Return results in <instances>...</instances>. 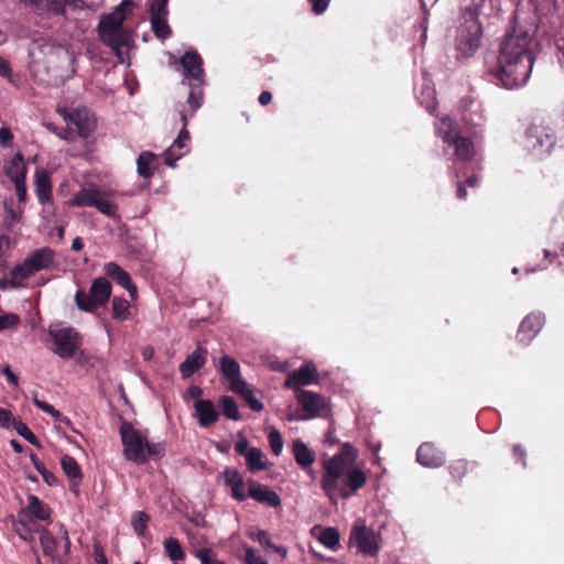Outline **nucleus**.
<instances>
[{
    "instance_id": "1",
    "label": "nucleus",
    "mask_w": 564,
    "mask_h": 564,
    "mask_svg": "<svg viewBox=\"0 0 564 564\" xmlns=\"http://www.w3.org/2000/svg\"><path fill=\"white\" fill-rule=\"evenodd\" d=\"M534 30L516 28L500 44L499 55L488 72L507 89L523 86L532 72L533 54L531 43Z\"/></svg>"
},
{
    "instance_id": "2",
    "label": "nucleus",
    "mask_w": 564,
    "mask_h": 564,
    "mask_svg": "<svg viewBox=\"0 0 564 564\" xmlns=\"http://www.w3.org/2000/svg\"><path fill=\"white\" fill-rule=\"evenodd\" d=\"M358 451L344 443L338 454L323 464L322 489L333 505L338 498L348 499L367 482L366 473L357 466Z\"/></svg>"
},
{
    "instance_id": "3",
    "label": "nucleus",
    "mask_w": 564,
    "mask_h": 564,
    "mask_svg": "<svg viewBox=\"0 0 564 564\" xmlns=\"http://www.w3.org/2000/svg\"><path fill=\"white\" fill-rule=\"evenodd\" d=\"M132 4L130 0H122L111 13L102 17L98 25L101 42L111 48L120 63H126L132 45V33L123 28Z\"/></svg>"
},
{
    "instance_id": "4",
    "label": "nucleus",
    "mask_w": 564,
    "mask_h": 564,
    "mask_svg": "<svg viewBox=\"0 0 564 564\" xmlns=\"http://www.w3.org/2000/svg\"><path fill=\"white\" fill-rule=\"evenodd\" d=\"M32 67L47 64L48 72L56 77H69L75 73V51L70 44L55 43L51 40H40L30 51Z\"/></svg>"
},
{
    "instance_id": "5",
    "label": "nucleus",
    "mask_w": 564,
    "mask_h": 564,
    "mask_svg": "<svg viewBox=\"0 0 564 564\" xmlns=\"http://www.w3.org/2000/svg\"><path fill=\"white\" fill-rule=\"evenodd\" d=\"M111 283L106 278L93 280L89 293L78 290L75 294V303L80 311L94 312L99 306H105L111 295Z\"/></svg>"
},
{
    "instance_id": "6",
    "label": "nucleus",
    "mask_w": 564,
    "mask_h": 564,
    "mask_svg": "<svg viewBox=\"0 0 564 564\" xmlns=\"http://www.w3.org/2000/svg\"><path fill=\"white\" fill-rule=\"evenodd\" d=\"M556 142L554 130L549 126L532 123L525 133V148L535 156L550 154Z\"/></svg>"
},
{
    "instance_id": "7",
    "label": "nucleus",
    "mask_w": 564,
    "mask_h": 564,
    "mask_svg": "<svg viewBox=\"0 0 564 564\" xmlns=\"http://www.w3.org/2000/svg\"><path fill=\"white\" fill-rule=\"evenodd\" d=\"M480 37V23L473 13H469L457 29L455 40L456 50L460 55L469 56L478 48Z\"/></svg>"
},
{
    "instance_id": "8",
    "label": "nucleus",
    "mask_w": 564,
    "mask_h": 564,
    "mask_svg": "<svg viewBox=\"0 0 564 564\" xmlns=\"http://www.w3.org/2000/svg\"><path fill=\"white\" fill-rule=\"evenodd\" d=\"M22 4L32 10L47 9L56 14H66L74 10H96L104 0H20Z\"/></svg>"
},
{
    "instance_id": "9",
    "label": "nucleus",
    "mask_w": 564,
    "mask_h": 564,
    "mask_svg": "<svg viewBox=\"0 0 564 564\" xmlns=\"http://www.w3.org/2000/svg\"><path fill=\"white\" fill-rule=\"evenodd\" d=\"M120 434L126 459L137 464H144L147 462L144 451L147 434L134 429L130 423H123L121 425Z\"/></svg>"
},
{
    "instance_id": "10",
    "label": "nucleus",
    "mask_w": 564,
    "mask_h": 564,
    "mask_svg": "<svg viewBox=\"0 0 564 564\" xmlns=\"http://www.w3.org/2000/svg\"><path fill=\"white\" fill-rule=\"evenodd\" d=\"M50 336L56 346L53 351L58 357L69 359L75 355L79 345V335L74 328L50 330Z\"/></svg>"
},
{
    "instance_id": "11",
    "label": "nucleus",
    "mask_w": 564,
    "mask_h": 564,
    "mask_svg": "<svg viewBox=\"0 0 564 564\" xmlns=\"http://www.w3.org/2000/svg\"><path fill=\"white\" fill-rule=\"evenodd\" d=\"M180 118L183 122V128L178 132L174 142L164 151V163L171 167L175 166V162L181 159L188 151L189 132L186 129L187 115L180 111Z\"/></svg>"
},
{
    "instance_id": "12",
    "label": "nucleus",
    "mask_w": 564,
    "mask_h": 564,
    "mask_svg": "<svg viewBox=\"0 0 564 564\" xmlns=\"http://www.w3.org/2000/svg\"><path fill=\"white\" fill-rule=\"evenodd\" d=\"M350 543L355 545L359 552L375 556L378 552L377 535L365 525L355 527L350 534Z\"/></svg>"
},
{
    "instance_id": "13",
    "label": "nucleus",
    "mask_w": 564,
    "mask_h": 564,
    "mask_svg": "<svg viewBox=\"0 0 564 564\" xmlns=\"http://www.w3.org/2000/svg\"><path fill=\"white\" fill-rule=\"evenodd\" d=\"M185 79L197 83V86L204 84L203 59L195 51L186 52L180 59Z\"/></svg>"
},
{
    "instance_id": "14",
    "label": "nucleus",
    "mask_w": 564,
    "mask_h": 564,
    "mask_svg": "<svg viewBox=\"0 0 564 564\" xmlns=\"http://www.w3.org/2000/svg\"><path fill=\"white\" fill-rule=\"evenodd\" d=\"M318 381V373L313 362H307L305 366L291 372L285 382L284 387L289 389L300 390L301 386H307Z\"/></svg>"
},
{
    "instance_id": "15",
    "label": "nucleus",
    "mask_w": 564,
    "mask_h": 564,
    "mask_svg": "<svg viewBox=\"0 0 564 564\" xmlns=\"http://www.w3.org/2000/svg\"><path fill=\"white\" fill-rule=\"evenodd\" d=\"M296 398L311 417L322 415L328 408L327 399L312 391L299 390Z\"/></svg>"
},
{
    "instance_id": "16",
    "label": "nucleus",
    "mask_w": 564,
    "mask_h": 564,
    "mask_svg": "<svg viewBox=\"0 0 564 564\" xmlns=\"http://www.w3.org/2000/svg\"><path fill=\"white\" fill-rule=\"evenodd\" d=\"M416 460L424 467L437 468L444 465L445 455L433 443H423L416 452Z\"/></svg>"
},
{
    "instance_id": "17",
    "label": "nucleus",
    "mask_w": 564,
    "mask_h": 564,
    "mask_svg": "<svg viewBox=\"0 0 564 564\" xmlns=\"http://www.w3.org/2000/svg\"><path fill=\"white\" fill-rule=\"evenodd\" d=\"M544 323V316L540 313L528 315L521 323L517 338L520 343L528 344L540 332Z\"/></svg>"
},
{
    "instance_id": "18",
    "label": "nucleus",
    "mask_w": 564,
    "mask_h": 564,
    "mask_svg": "<svg viewBox=\"0 0 564 564\" xmlns=\"http://www.w3.org/2000/svg\"><path fill=\"white\" fill-rule=\"evenodd\" d=\"M248 497L254 499L256 501L273 508H276L281 505L279 495L267 486L260 485L252 479L248 480Z\"/></svg>"
},
{
    "instance_id": "19",
    "label": "nucleus",
    "mask_w": 564,
    "mask_h": 564,
    "mask_svg": "<svg viewBox=\"0 0 564 564\" xmlns=\"http://www.w3.org/2000/svg\"><path fill=\"white\" fill-rule=\"evenodd\" d=\"M220 371L225 379L230 383V390H238L239 387H243L246 381L240 376L239 364L228 355L220 358Z\"/></svg>"
},
{
    "instance_id": "20",
    "label": "nucleus",
    "mask_w": 564,
    "mask_h": 564,
    "mask_svg": "<svg viewBox=\"0 0 564 564\" xmlns=\"http://www.w3.org/2000/svg\"><path fill=\"white\" fill-rule=\"evenodd\" d=\"M207 350L198 346L186 359L180 365V371L183 378H188L199 370L206 362Z\"/></svg>"
},
{
    "instance_id": "21",
    "label": "nucleus",
    "mask_w": 564,
    "mask_h": 564,
    "mask_svg": "<svg viewBox=\"0 0 564 564\" xmlns=\"http://www.w3.org/2000/svg\"><path fill=\"white\" fill-rule=\"evenodd\" d=\"M69 123L76 127L80 137H88L95 130V119L86 109L75 110L68 116Z\"/></svg>"
},
{
    "instance_id": "22",
    "label": "nucleus",
    "mask_w": 564,
    "mask_h": 564,
    "mask_svg": "<svg viewBox=\"0 0 564 564\" xmlns=\"http://www.w3.org/2000/svg\"><path fill=\"white\" fill-rule=\"evenodd\" d=\"M224 481L231 488L232 497L236 500L243 501L248 494L245 491V481L236 468H226L223 473Z\"/></svg>"
},
{
    "instance_id": "23",
    "label": "nucleus",
    "mask_w": 564,
    "mask_h": 564,
    "mask_svg": "<svg viewBox=\"0 0 564 564\" xmlns=\"http://www.w3.org/2000/svg\"><path fill=\"white\" fill-rule=\"evenodd\" d=\"M25 260L34 273H36L53 264L54 251L50 248H41L33 251Z\"/></svg>"
},
{
    "instance_id": "24",
    "label": "nucleus",
    "mask_w": 564,
    "mask_h": 564,
    "mask_svg": "<svg viewBox=\"0 0 564 564\" xmlns=\"http://www.w3.org/2000/svg\"><path fill=\"white\" fill-rule=\"evenodd\" d=\"M61 465H62L63 471L70 479V490L75 495H78L79 482L83 478L82 469H80L78 463L72 456L64 455L61 459Z\"/></svg>"
},
{
    "instance_id": "25",
    "label": "nucleus",
    "mask_w": 564,
    "mask_h": 564,
    "mask_svg": "<svg viewBox=\"0 0 564 564\" xmlns=\"http://www.w3.org/2000/svg\"><path fill=\"white\" fill-rule=\"evenodd\" d=\"M194 408L200 426L207 427L218 420V413L212 401L198 400Z\"/></svg>"
},
{
    "instance_id": "26",
    "label": "nucleus",
    "mask_w": 564,
    "mask_h": 564,
    "mask_svg": "<svg viewBox=\"0 0 564 564\" xmlns=\"http://www.w3.org/2000/svg\"><path fill=\"white\" fill-rule=\"evenodd\" d=\"M292 453L295 462L305 470L315 462V453L301 440L293 441Z\"/></svg>"
},
{
    "instance_id": "27",
    "label": "nucleus",
    "mask_w": 564,
    "mask_h": 564,
    "mask_svg": "<svg viewBox=\"0 0 564 564\" xmlns=\"http://www.w3.org/2000/svg\"><path fill=\"white\" fill-rule=\"evenodd\" d=\"M448 145L455 148V156L459 161H469L475 155V147L471 140L460 134H455Z\"/></svg>"
},
{
    "instance_id": "28",
    "label": "nucleus",
    "mask_w": 564,
    "mask_h": 564,
    "mask_svg": "<svg viewBox=\"0 0 564 564\" xmlns=\"http://www.w3.org/2000/svg\"><path fill=\"white\" fill-rule=\"evenodd\" d=\"M6 175L12 180L13 183L25 181L26 166L23 162L21 153L15 154L6 165Z\"/></svg>"
},
{
    "instance_id": "29",
    "label": "nucleus",
    "mask_w": 564,
    "mask_h": 564,
    "mask_svg": "<svg viewBox=\"0 0 564 564\" xmlns=\"http://www.w3.org/2000/svg\"><path fill=\"white\" fill-rule=\"evenodd\" d=\"M35 187L39 202L45 204L51 199V180L48 173L44 169H37L35 172Z\"/></svg>"
},
{
    "instance_id": "30",
    "label": "nucleus",
    "mask_w": 564,
    "mask_h": 564,
    "mask_svg": "<svg viewBox=\"0 0 564 564\" xmlns=\"http://www.w3.org/2000/svg\"><path fill=\"white\" fill-rule=\"evenodd\" d=\"M101 192L98 187L82 188L74 195L69 204L77 207H93Z\"/></svg>"
},
{
    "instance_id": "31",
    "label": "nucleus",
    "mask_w": 564,
    "mask_h": 564,
    "mask_svg": "<svg viewBox=\"0 0 564 564\" xmlns=\"http://www.w3.org/2000/svg\"><path fill=\"white\" fill-rule=\"evenodd\" d=\"M435 127L437 135L447 144L453 141L455 134H459L457 124L447 116L438 118Z\"/></svg>"
},
{
    "instance_id": "32",
    "label": "nucleus",
    "mask_w": 564,
    "mask_h": 564,
    "mask_svg": "<svg viewBox=\"0 0 564 564\" xmlns=\"http://www.w3.org/2000/svg\"><path fill=\"white\" fill-rule=\"evenodd\" d=\"M245 457L247 460V466L251 473L265 470L268 468V462L260 448L250 447L248 454Z\"/></svg>"
},
{
    "instance_id": "33",
    "label": "nucleus",
    "mask_w": 564,
    "mask_h": 564,
    "mask_svg": "<svg viewBox=\"0 0 564 564\" xmlns=\"http://www.w3.org/2000/svg\"><path fill=\"white\" fill-rule=\"evenodd\" d=\"M33 274H35L34 271L32 270V268H30L26 260H24L21 264L15 265L11 270L9 284H11L14 288L21 286L23 281H25Z\"/></svg>"
},
{
    "instance_id": "34",
    "label": "nucleus",
    "mask_w": 564,
    "mask_h": 564,
    "mask_svg": "<svg viewBox=\"0 0 564 564\" xmlns=\"http://www.w3.org/2000/svg\"><path fill=\"white\" fill-rule=\"evenodd\" d=\"M417 99L430 112L436 109L435 89L431 86L430 80L424 79Z\"/></svg>"
},
{
    "instance_id": "35",
    "label": "nucleus",
    "mask_w": 564,
    "mask_h": 564,
    "mask_svg": "<svg viewBox=\"0 0 564 564\" xmlns=\"http://www.w3.org/2000/svg\"><path fill=\"white\" fill-rule=\"evenodd\" d=\"M93 207H96L101 214L110 218L117 217L118 206L110 199V195L105 191L98 196Z\"/></svg>"
},
{
    "instance_id": "36",
    "label": "nucleus",
    "mask_w": 564,
    "mask_h": 564,
    "mask_svg": "<svg viewBox=\"0 0 564 564\" xmlns=\"http://www.w3.org/2000/svg\"><path fill=\"white\" fill-rule=\"evenodd\" d=\"M104 272L110 279L116 281L121 286L128 285L131 280L128 272H126L121 267H119L116 262H108L104 267Z\"/></svg>"
},
{
    "instance_id": "37",
    "label": "nucleus",
    "mask_w": 564,
    "mask_h": 564,
    "mask_svg": "<svg viewBox=\"0 0 564 564\" xmlns=\"http://www.w3.org/2000/svg\"><path fill=\"white\" fill-rule=\"evenodd\" d=\"M191 91L188 94V98L186 101V109H182L181 111L187 115V120L194 116L196 110L200 107L202 100V91L196 89V84H189Z\"/></svg>"
},
{
    "instance_id": "38",
    "label": "nucleus",
    "mask_w": 564,
    "mask_h": 564,
    "mask_svg": "<svg viewBox=\"0 0 564 564\" xmlns=\"http://www.w3.org/2000/svg\"><path fill=\"white\" fill-rule=\"evenodd\" d=\"M154 160L155 155L152 152H142L137 160L138 174L144 178L151 177L152 170L150 165L153 163Z\"/></svg>"
},
{
    "instance_id": "39",
    "label": "nucleus",
    "mask_w": 564,
    "mask_h": 564,
    "mask_svg": "<svg viewBox=\"0 0 564 564\" xmlns=\"http://www.w3.org/2000/svg\"><path fill=\"white\" fill-rule=\"evenodd\" d=\"M28 509L35 518L40 520H47L50 518L48 509L34 495H30L28 497Z\"/></svg>"
},
{
    "instance_id": "40",
    "label": "nucleus",
    "mask_w": 564,
    "mask_h": 564,
    "mask_svg": "<svg viewBox=\"0 0 564 564\" xmlns=\"http://www.w3.org/2000/svg\"><path fill=\"white\" fill-rule=\"evenodd\" d=\"M219 405L221 408L223 414L226 417L234 420V421L240 420V413H239L238 405L231 397L225 395V397L220 398Z\"/></svg>"
},
{
    "instance_id": "41",
    "label": "nucleus",
    "mask_w": 564,
    "mask_h": 564,
    "mask_svg": "<svg viewBox=\"0 0 564 564\" xmlns=\"http://www.w3.org/2000/svg\"><path fill=\"white\" fill-rule=\"evenodd\" d=\"M40 542L45 555L56 558L58 556L56 545L57 540L46 530H43L40 536Z\"/></svg>"
},
{
    "instance_id": "42",
    "label": "nucleus",
    "mask_w": 564,
    "mask_h": 564,
    "mask_svg": "<svg viewBox=\"0 0 564 564\" xmlns=\"http://www.w3.org/2000/svg\"><path fill=\"white\" fill-rule=\"evenodd\" d=\"M164 549L166 554L172 561H184L185 552L183 551L180 542L174 538H167L164 541Z\"/></svg>"
},
{
    "instance_id": "43",
    "label": "nucleus",
    "mask_w": 564,
    "mask_h": 564,
    "mask_svg": "<svg viewBox=\"0 0 564 564\" xmlns=\"http://www.w3.org/2000/svg\"><path fill=\"white\" fill-rule=\"evenodd\" d=\"M130 304L124 297L115 296L112 300V316L119 321H126L129 316Z\"/></svg>"
},
{
    "instance_id": "44",
    "label": "nucleus",
    "mask_w": 564,
    "mask_h": 564,
    "mask_svg": "<svg viewBox=\"0 0 564 564\" xmlns=\"http://www.w3.org/2000/svg\"><path fill=\"white\" fill-rule=\"evenodd\" d=\"M234 392L240 394L251 410L259 412L263 409V404L254 397L247 382L243 383V387H239L238 390H234Z\"/></svg>"
},
{
    "instance_id": "45",
    "label": "nucleus",
    "mask_w": 564,
    "mask_h": 564,
    "mask_svg": "<svg viewBox=\"0 0 564 564\" xmlns=\"http://www.w3.org/2000/svg\"><path fill=\"white\" fill-rule=\"evenodd\" d=\"M319 541L326 547L336 550L339 546V533L335 528H326L322 531Z\"/></svg>"
},
{
    "instance_id": "46",
    "label": "nucleus",
    "mask_w": 564,
    "mask_h": 564,
    "mask_svg": "<svg viewBox=\"0 0 564 564\" xmlns=\"http://www.w3.org/2000/svg\"><path fill=\"white\" fill-rule=\"evenodd\" d=\"M150 20L152 31L156 37L164 40L171 35L172 31L167 24L166 18H152Z\"/></svg>"
},
{
    "instance_id": "47",
    "label": "nucleus",
    "mask_w": 564,
    "mask_h": 564,
    "mask_svg": "<svg viewBox=\"0 0 564 564\" xmlns=\"http://www.w3.org/2000/svg\"><path fill=\"white\" fill-rule=\"evenodd\" d=\"M149 516L145 512L137 511L132 514L131 524L138 535H143L147 530Z\"/></svg>"
},
{
    "instance_id": "48",
    "label": "nucleus",
    "mask_w": 564,
    "mask_h": 564,
    "mask_svg": "<svg viewBox=\"0 0 564 564\" xmlns=\"http://www.w3.org/2000/svg\"><path fill=\"white\" fill-rule=\"evenodd\" d=\"M268 441H269L270 448H271L272 453L275 456H279L283 449V440L281 436V433L278 430L272 429L269 432Z\"/></svg>"
},
{
    "instance_id": "49",
    "label": "nucleus",
    "mask_w": 564,
    "mask_h": 564,
    "mask_svg": "<svg viewBox=\"0 0 564 564\" xmlns=\"http://www.w3.org/2000/svg\"><path fill=\"white\" fill-rule=\"evenodd\" d=\"M13 430L17 431V433L25 438L29 443L39 446V441L36 436L33 434V432L28 427L26 424H24L21 421L13 422Z\"/></svg>"
},
{
    "instance_id": "50",
    "label": "nucleus",
    "mask_w": 564,
    "mask_h": 564,
    "mask_svg": "<svg viewBox=\"0 0 564 564\" xmlns=\"http://www.w3.org/2000/svg\"><path fill=\"white\" fill-rule=\"evenodd\" d=\"M195 555L200 560L202 564H225L216 557L215 553L209 547L196 550Z\"/></svg>"
},
{
    "instance_id": "51",
    "label": "nucleus",
    "mask_w": 564,
    "mask_h": 564,
    "mask_svg": "<svg viewBox=\"0 0 564 564\" xmlns=\"http://www.w3.org/2000/svg\"><path fill=\"white\" fill-rule=\"evenodd\" d=\"M167 2L169 0H155L150 8V19L167 18Z\"/></svg>"
},
{
    "instance_id": "52",
    "label": "nucleus",
    "mask_w": 564,
    "mask_h": 564,
    "mask_svg": "<svg viewBox=\"0 0 564 564\" xmlns=\"http://www.w3.org/2000/svg\"><path fill=\"white\" fill-rule=\"evenodd\" d=\"M20 217L21 212L15 210L12 206V203L4 202V221L7 226L12 227L19 221Z\"/></svg>"
},
{
    "instance_id": "53",
    "label": "nucleus",
    "mask_w": 564,
    "mask_h": 564,
    "mask_svg": "<svg viewBox=\"0 0 564 564\" xmlns=\"http://www.w3.org/2000/svg\"><path fill=\"white\" fill-rule=\"evenodd\" d=\"M256 540L263 546L273 549L274 551L282 553L285 555V550L283 547L276 546L273 544L265 531H259L256 535Z\"/></svg>"
},
{
    "instance_id": "54",
    "label": "nucleus",
    "mask_w": 564,
    "mask_h": 564,
    "mask_svg": "<svg viewBox=\"0 0 564 564\" xmlns=\"http://www.w3.org/2000/svg\"><path fill=\"white\" fill-rule=\"evenodd\" d=\"M20 323V318L17 314L10 313L0 316V332L15 327Z\"/></svg>"
},
{
    "instance_id": "55",
    "label": "nucleus",
    "mask_w": 564,
    "mask_h": 564,
    "mask_svg": "<svg viewBox=\"0 0 564 564\" xmlns=\"http://www.w3.org/2000/svg\"><path fill=\"white\" fill-rule=\"evenodd\" d=\"M247 564H268L267 561L252 547L246 549Z\"/></svg>"
},
{
    "instance_id": "56",
    "label": "nucleus",
    "mask_w": 564,
    "mask_h": 564,
    "mask_svg": "<svg viewBox=\"0 0 564 564\" xmlns=\"http://www.w3.org/2000/svg\"><path fill=\"white\" fill-rule=\"evenodd\" d=\"M13 422H18L14 420L11 411L7 409L0 408V424L4 429H13Z\"/></svg>"
},
{
    "instance_id": "57",
    "label": "nucleus",
    "mask_w": 564,
    "mask_h": 564,
    "mask_svg": "<svg viewBox=\"0 0 564 564\" xmlns=\"http://www.w3.org/2000/svg\"><path fill=\"white\" fill-rule=\"evenodd\" d=\"M249 443L246 436H243L241 433L238 434L237 442L235 444V451L242 456H246L249 452Z\"/></svg>"
},
{
    "instance_id": "58",
    "label": "nucleus",
    "mask_w": 564,
    "mask_h": 564,
    "mask_svg": "<svg viewBox=\"0 0 564 564\" xmlns=\"http://www.w3.org/2000/svg\"><path fill=\"white\" fill-rule=\"evenodd\" d=\"M33 402H34V404L39 409H41L42 411L48 413L53 417L57 419V417L61 416V413L57 410H55L53 405H51V404H48V403H46L44 401L39 400L36 397L34 398Z\"/></svg>"
},
{
    "instance_id": "59",
    "label": "nucleus",
    "mask_w": 564,
    "mask_h": 564,
    "mask_svg": "<svg viewBox=\"0 0 564 564\" xmlns=\"http://www.w3.org/2000/svg\"><path fill=\"white\" fill-rule=\"evenodd\" d=\"M33 402H34V404L39 409H41L42 411L48 413L53 417L57 419V417L61 416V413L57 410H55L53 405H51V404H48V403H46L44 401L39 400L36 397L34 398Z\"/></svg>"
},
{
    "instance_id": "60",
    "label": "nucleus",
    "mask_w": 564,
    "mask_h": 564,
    "mask_svg": "<svg viewBox=\"0 0 564 564\" xmlns=\"http://www.w3.org/2000/svg\"><path fill=\"white\" fill-rule=\"evenodd\" d=\"M12 140H13V134L10 131V129L7 128V127H2L0 129V144H1V147H3V148L10 147L11 143H12Z\"/></svg>"
},
{
    "instance_id": "61",
    "label": "nucleus",
    "mask_w": 564,
    "mask_h": 564,
    "mask_svg": "<svg viewBox=\"0 0 564 564\" xmlns=\"http://www.w3.org/2000/svg\"><path fill=\"white\" fill-rule=\"evenodd\" d=\"M310 2L312 3L313 12L315 14H321L327 9L330 0H310Z\"/></svg>"
},
{
    "instance_id": "62",
    "label": "nucleus",
    "mask_w": 564,
    "mask_h": 564,
    "mask_svg": "<svg viewBox=\"0 0 564 564\" xmlns=\"http://www.w3.org/2000/svg\"><path fill=\"white\" fill-rule=\"evenodd\" d=\"M466 471V463L458 460L451 466V473L454 477L460 478Z\"/></svg>"
},
{
    "instance_id": "63",
    "label": "nucleus",
    "mask_w": 564,
    "mask_h": 564,
    "mask_svg": "<svg viewBox=\"0 0 564 564\" xmlns=\"http://www.w3.org/2000/svg\"><path fill=\"white\" fill-rule=\"evenodd\" d=\"M1 372L7 377V380L12 386L17 387L19 384V378L12 372V370H11L9 365L3 366L2 369H1Z\"/></svg>"
},
{
    "instance_id": "64",
    "label": "nucleus",
    "mask_w": 564,
    "mask_h": 564,
    "mask_svg": "<svg viewBox=\"0 0 564 564\" xmlns=\"http://www.w3.org/2000/svg\"><path fill=\"white\" fill-rule=\"evenodd\" d=\"M144 451L150 456H160L162 454V447L159 444L149 443L148 440L145 441Z\"/></svg>"
}]
</instances>
